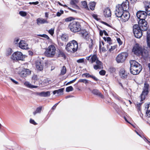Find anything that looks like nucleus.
Here are the masks:
<instances>
[{"instance_id":"nucleus-22","label":"nucleus","mask_w":150,"mask_h":150,"mask_svg":"<svg viewBox=\"0 0 150 150\" xmlns=\"http://www.w3.org/2000/svg\"><path fill=\"white\" fill-rule=\"evenodd\" d=\"M92 92L94 94L102 98H103V96L102 94L97 90L94 89L92 91Z\"/></svg>"},{"instance_id":"nucleus-13","label":"nucleus","mask_w":150,"mask_h":150,"mask_svg":"<svg viewBox=\"0 0 150 150\" xmlns=\"http://www.w3.org/2000/svg\"><path fill=\"white\" fill-rule=\"evenodd\" d=\"M145 11H139L137 12L136 15L138 18L139 19V20H142L144 21L147 16L148 14Z\"/></svg>"},{"instance_id":"nucleus-36","label":"nucleus","mask_w":150,"mask_h":150,"mask_svg":"<svg viewBox=\"0 0 150 150\" xmlns=\"http://www.w3.org/2000/svg\"><path fill=\"white\" fill-rule=\"evenodd\" d=\"M67 69L66 67L64 66L62 67V69L61 70L60 74L61 75H64L66 72Z\"/></svg>"},{"instance_id":"nucleus-39","label":"nucleus","mask_w":150,"mask_h":150,"mask_svg":"<svg viewBox=\"0 0 150 150\" xmlns=\"http://www.w3.org/2000/svg\"><path fill=\"white\" fill-rule=\"evenodd\" d=\"M19 14L22 16L25 17L27 16V13L25 11H21L19 12Z\"/></svg>"},{"instance_id":"nucleus-11","label":"nucleus","mask_w":150,"mask_h":150,"mask_svg":"<svg viewBox=\"0 0 150 150\" xmlns=\"http://www.w3.org/2000/svg\"><path fill=\"white\" fill-rule=\"evenodd\" d=\"M122 15L121 16L117 17L120 18V21L122 23H123L126 22L129 20L130 17V14L127 10L124 11V13H122Z\"/></svg>"},{"instance_id":"nucleus-50","label":"nucleus","mask_w":150,"mask_h":150,"mask_svg":"<svg viewBox=\"0 0 150 150\" xmlns=\"http://www.w3.org/2000/svg\"><path fill=\"white\" fill-rule=\"evenodd\" d=\"M84 62V59H80L77 61V62L78 63H81Z\"/></svg>"},{"instance_id":"nucleus-4","label":"nucleus","mask_w":150,"mask_h":150,"mask_svg":"<svg viewBox=\"0 0 150 150\" xmlns=\"http://www.w3.org/2000/svg\"><path fill=\"white\" fill-rule=\"evenodd\" d=\"M78 49V43L75 40L69 42L66 45L65 49L68 52L74 53L76 52Z\"/></svg>"},{"instance_id":"nucleus-15","label":"nucleus","mask_w":150,"mask_h":150,"mask_svg":"<svg viewBox=\"0 0 150 150\" xmlns=\"http://www.w3.org/2000/svg\"><path fill=\"white\" fill-rule=\"evenodd\" d=\"M144 7L145 12H147L148 15H150V2L147 1H144Z\"/></svg>"},{"instance_id":"nucleus-52","label":"nucleus","mask_w":150,"mask_h":150,"mask_svg":"<svg viewBox=\"0 0 150 150\" xmlns=\"http://www.w3.org/2000/svg\"><path fill=\"white\" fill-rule=\"evenodd\" d=\"M92 17L96 20H98V15L96 14H93L92 15Z\"/></svg>"},{"instance_id":"nucleus-18","label":"nucleus","mask_w":150,"mask_h":150,"mask_svg":"<svg viewBox=\"0 0 150 150\" xmlns=\"http://www.w3.org/2000/svg\"><path fill=\"white\" fill-rule=\"evenodd\" d=\"M104 15L106 17H109L111 16V13L109 8H106L104 11Z\"/></svg>"},{"instance_id":"nucleus-24","label":"nucleus","mask_w":150,"mask_h":150,"mask_svg":"<svg viewBox=\"0 0 150 150\" xmlns=\"http://www.w3.org/2000/svg\"><path fill=\"white\" fill-rule=\"evenodd\" d=\"M126 57H117L116 60L118 63L123 62L126 59Z\"/></svg>"},{"instance_id":"nucleus-26","label":"nucleus","mask_w":150,"mask_h":150,"mask_svg":"<svg viewBox=\"0 0 150 150\" xmlns=\"http://www.w3.org/2000/svg\"><path fill=\"white\" fill-rule=\"evenodd\" d=\"M24 85L27 87L32 88H36L38 86H35L31 84L28 81L25 82L24 83Z\"/></svg>"},{"instance_id":"nucleus-12","label":"nucleus","mask_w":150,"mask_h":150,"mask_svg":"<svg viewBox=\"0 0 150 150\" xmlns=\"http://www.w3.org/2000/svg\"><path fill=\"white\" fill-rule=\"evenodd\" d=\"M138 23L139 27L142 29V31L147 30L148 28V25L146 21L144 20V21L143 20H139Z\"/></svg>"},{"instance_id":"nucleus-3","label":"nucleus","mask_w":150,"mask_h":150,"mask_svg":"<svg viewBox=\"0 0 150 150\" xmlns=\"http://www.w3.org/2000/svg\"><path fill=\"white\" fill-rule=\"evenodd\" d=\"M129 2L126 0L121 4H118L116 6L115 14L116 16L119 17L122 15V13L129 9Z\"/></svg>"},{"instance_id":"nucleus-23","label":"nucleus","mask_w":150,"mask_h":150,"mask_svg":"<svg viewBox=\"0 0 150 150\" xmlns=\"http://www.w3.org/2000/svg\"><path fill=\"white\" fill-rule=\"evenodd\" d=\"M147 46L150 48V30H149L147 32Z\"/></svg>"},{"instance_id":"nucleus-10","label":"nucleus","mask_w":150,"mask_h":150,"mask_svg":"<svg viewBox=\"0 0 150 150\" xmlns=\"http://www.w3.org/2000/svg\"><path fill=\"white\" fill-rule=\"evenodd\" d=\"M135 64L132 65V67L130 68V71L131 73L133 74L137 75L142 70V67L141 65H137L136 67H134ZM137 66V65H136Z\"/></svg>"},{"instance_id":"nucleus-54","label":"nucleus","mask_w":150,"mask_h":150,"mask_svg":"<svg viewBox=\"0 0 150 150\" xmlns=\"http://www.w3.org/2000/svg\"><path fill=\"white\" fill-rule=\"evenodd\" d=\"M117 41L120 45H122V42L120 38H117Z\"/></svg>"},{"instance_id":"nucleus-34","label":"nucleus","mask_w":150,"mask_h":150,"mask_svg":"<svg viewBox=\"0 0 150 150\" xmlns=\"http://www.w3.org/2000/svg\"><path fill=\"white\" fill-rule=\"evenodd\" d=\"M81 3L82 5L83 8L87 10H89V9L87 5V4L86 1H81Z\"/></svg>"},{"instance_id":"nucleus-20","label":"nucleus","mask_w":150,"mask_h":150,"mask_svg":"<svg viewBox=\"0 0 150 150\" xmlns=\"http://www.w3.org/2000/svg\"><path fill=\"white\" fill-rule=\"evenodd\" d=\"M36 66L38 70L41 71L43 69L42 64L40 62L37 61L36 62Z\"/></svg>"},{"instance_id":"nucleus-21","label":"nucleus","mask_w":150,"mask_h":150,"mask_svg":"<svg viewBox=\"0 0 150 150\" xmlns=\"http://www.w3.org/2000/svg\"><path fill=\"white\" fill-rule=\"evenodd\" d=\"M38 95L40 96L44 97L49 96L50 95V92L49 91L47 92L42 91L39 93Z\"/></svg>"},{"instance_id":"nucleus-30","label":"nucleus","mask_w":150,"mask_h":150,"mask_svg":"<svg viewBox=\"0 0 150 150\" xmlns=\"http://www.w3.org/2000/svg\"><path fill=\"white\" fill-rule=\"evenodd\" d=\"M130 67L131 68L132 67V65H134V64H135L134 66V67H137V66L136 65H140L139 63L138 62H136V61L134 60H131L130 61Z\"/></svg>"},{"instance_id":"nucleus-1","label":"nucleus","mask_w":150,"mask_h":150,"mask_svg":"<svg viewBox=\"0 0 150 150\" xmlns=\"http://www.w3.org/2000/svg\"><path fill=\"white\" fill-rule=\"evenodd\" d=\"M69 27L71 31L73 33H76L80 32V33L81 36L87 39L88 38V32L86 30H82L81 23L79 22L73 21L70 23Z\"/></svg>"},{"instance_id":"nucleus-59","label":"nucleus","mask_w":150,"mask_h":150,"mask_svg":"<svg viewBox=\"0 0 150 150\" xmlns=\"http://www.w3.org/2000/svg\"><path fill=\"white\" fill-rule=\"evenodd\" d=\"M67 9L72 12L76 13V11L73 10L69 7H67Z\"/></svg>"},{"instance_id":"nucleus-25","label":"nucleus","mask_w":150,"mask_h":150,"mask_svg":"<svg viewBox=\"0 0 150 150\" xmlns=\"http://www.w3.org/2000/svg\"><path fill=\"white\" fill-rule=\"evenodd\" d=\"M11 59L14 62H16L18 60H23L24 57H11Z\"/></svg>"},{"instance_id":"nucleus-9","label":"nucleus","mask_w":150,"mask_h":150,"mask_svg":"<svg viewBox=\"0 0 150 150\" xmlns=\"http://www.w3.org/2000/svg\"><path fill=\"white\" fill-rule=\"evenodd\" d=\"M149 89V84L147 83H145L144 84V86L143 88V91L140 96L141 101H143L145 99L146 96L148 93Z\"/></svg>"},{"instance_id":"nucleus-38","label":"nucleus","mask_w":150,"mask_h":150,"mask_svg":"<svg viewBox=\"0 0 150 150\" xmlns=\"http://www.w3.org/2000/svg\"><path fill=\"white\" fill-rule=\"evenodd\" d=\"M78 82L83 83L87 84L88 83V81L86 79H80L79 80Z\"/></svg>"},{"instance_id":"nucleus-64","label":"nucleus","mask_w":150,"mask_h":150,"mask_svg":"<svg viewBox=\"0 0 150 150\" xmlns=\"http://www.w3.org/2000/svg\"><path fill=\"white\" fill-rule=\"evenodd\" d=\"M106 40L108 42H110V41L111 42L112 41L111 38L110 37H108L107 38V40Z\"/></svg>"},{"instance_id":"nucleus-60","label":"nucleus","mask_w":150,"mask_h":150,"mask_svg":"<svg viewBox=\"0 0 150 150\" xmlns=\"http://www.w3.org/2000/svg\"><path fill=\"white\" fill-rule=\"evenodd\" d=\"M45 17L46 18H49V13L48 12H45Z\"/></svg>"},{"instance_id":"nucleus-56","label":"nucleus","mask_w":150,"mask_h":150,"mask_svg":"<svg viewBox=\"0 0 150 150\" xmlns=\"http://www.w3.org/2000/svg\"><path fill=\"white\" fill-rule=\"evenodd\" d=\"M91 78L93 79L95 81H97L98 80V79L97 78L93 75H91Z\"/></svg>"},{"instance_id":"nucleus-6","label":"nucleus","mask_w":150,"mask_h":150,"mask_svg":"<svg viewBox=\"0 0 150 150\" xmlns=\"http://www.w3.org/2000/svg\"><path fill=\"white\" fill-rule=\"evenodd\" d=\"M16 69L18 71V74L22 78L26 77L27 76L30 74L31 73V71L28 69L19 67Z\"/></svg>"},{"instance_id":"nucleus-31","label":"nucleus","mask_w":150,"mask_h":150,"mask_svg":"<svg viewBox=\"0 0 150 150\" xmlns=\"http://www.w3.org/2000/svg\"><path fill=\"white\" fill-rule=\"evenodd\" d=\"M61 38L62 40L65 42L67 41L69 39L68 35L65 34H63L61 37Z\"/></svg>"},{"instance_id":"nucleus-44","label":"nucleus","mask_w":150,"mask_h":150,"mask_svg":"<svg viewBox=\"0 0 150 150\" xmlns=\"http://www.w3.org/2000/svg\"><path fill=\"white\" fill-rule=\"evenodd\" d=\"M63 88H61L58 90H57V94L58 95H61L63 92Z\"/></svg>"},{"instance_id":"nucleus-16","label":"nucleus","mask_w":150,"mask_h":150,"mask_svg":"<svg viewBox=\"0 0 150 150\" xmlns=\"http://www.w3.org/2000/svg\"><path fill=\"white\" fill-rule=\"evenodd\" d=\"M19 47L22 49L27 50L29 49L28 45L25 41L24 40H21L19 44Z\"/></svg>"},{"instance_id":"nucleus-14","label":"nucleus","mask_w":150,"mask_h":150,"mask_svg":"<svg viewBox=\"0 0 150 150\" xmlns=\"http://www.w3.org/2000/svg\"><path fill=\"white\" fill-rule=\"evenodd\" d=\"M129 74V73L123 68L121 69L119 71L120 76L122 79H126Z\"/></svg>"},{"instance_id":"nucleus-51","label":"nucleus","mask_w":150,"mask_h":150,"mask_svg":"<svg viewBox=\"0 0 150 150\" xmlns=\"http://www.w3.org/2000/svg\"><path fill=\"white\" fill-rule=\"evenodd\" d=\"M142 104V103H139L137 104V108L139 110H140L141 108L140 107Z\"/></svg>"},{"instance_id":"nucleus-61","label":"nucleus","mask_w":150,"mask_h":150,"mask_svg":"<svg viewBox=\"0 0 150 150\" xmlns=\"http://www.w3.org/2000/svg\"><path fill=\"white\" fill-rule=\"evenodd\" d=\"M59 103H57L56 104H55L53 106V107L52 108V109H53V110H54L55 109V108L58 105V104H59Z\"/></svg>"},{"instance_id":"nucleus-37","label":"nucleus","mask_w":150,"mask_h":150,"mask_svg":"<svg viewBox=\"0 0 150 150\" xmlns=\"http://www.w3.org/2000/svg\"><path fill=\"white\" fill-rule=\"evenodd\" d=\"M42 110V107H39L36 110L35 112H33V114L34 115H35L37 113H39L40 112L41 110Z\"/></svg>"},{"instance_id":"nucleus-7","label":"nucleus","mask_w":150,"mask_h":150,"mask_svg":"<svg viewBox=\"0 0 150 150\" xmlns=\"http://www.w3.org/2000/svg\"><path fill=\"white\" fill-rule=\"evenodd\" d=\"M133 30L134 34L136 38H139L142 36V30L139 27L138 25H134L133 26Z\"/></svg>"},{"instance_id":"nucleus-63","label":"nucleus","mask_w":150,"mask_h":150,"mask_svg":"<svg viewBox=\"0 0 150 150\" xmlns=\"http://www.w3.org/2000/svg\"><path fill=\"white\" fill-rule=\"evenodd\" d=\"M102 23H103L104 24L108 27H110V26L109 24H108V23H106V22H104L103 21H102Z\"/></svg>"},{"instance_id":"nucleus-55","label":"nucleus","mask_w":150,"mask_h":150,"mask_svg":"<svg viewBox=\"0 0 150 150\" xmlns=\"http://www.w3.org/2000/svg\"><path fill=\"white\" fill-rule=\"evenodd\" d=\"M39 2L38 1H36L35 2H30L29 3V4H34V5H37L39 4Z\"/></svg>"},{"instance_id":"nucleus-62","label":"nucleus","mask_w":150,"mask_h":150,"mask_svg":"<svg viewBox=\"0 0 150 150\" xmlns=\"http://www.w3.org/2000/svg\"><path fill=\"white\" fill-rule=\"evenodd\" d=\"M28 53L29 54L30 56H32L33 55V52L31 51H28Z\"/></svg>"},{"instance_id":"nucleus-41","label":"nucleus","mask_w":150,"mask_h":150,"mask_svg":"<svg viewBox=\"0 0 150 150\" xmlns=\"http://www.w3.org/2000/svg\"><path fill=\"white\" fill-rule=\"evenodd\" d=\"M73 90V88L72 86H69L67 87L66 89V91L67 92H68L72 91Z\"/></svg>"},{"instance_id":"nucleus-48","label":"nucleus","mask_w":150,"mask_h":150,"mask_svg":"<svg viewBox=\"0 0 150 150\" xmlns=\"http://www.w3.org/2000/svg\"><path fill=\"white\" fill-rule=\"evenodd\" d=\"M48 33L51 35H53L54 33V29H51L49 30Z\"/></svg>"},{"instance_id":"nucleus-40","label":"nucleus","mask_w":150,"mask_h":150,"mask_svg":"<svg viewBox=\"0 0 150 150\" xmlns=\"http://www.w3.org/2000/svg\"><path fill=\"white\" fill-rule=\"evenodd\" d=\"M128 55L127 52H122L120 54L118 55L117 56H128Z\"/></svg>"},{"instance_id":"nucleus-29","label":"nucleus","mask_w":150,"mask_h":150,"mask_svg":"<svg viewBox=\"0 0 150 150\" xmlns=\"http://www.w3.org/2000/svg\"><path fill=\"white\" fill-rule=\"evenodd\" d=\"M79 2V0H71L70 4L71 5H74L76 7H78V6L77 5V4Z\"/></svg>"},{"instance_id":"nucleus-35","label":"nucleus","mask_w":150,"mask_h":150,"mask_svg":"<svg viewBox=\"0 0 150 150\" xmlns=\"http://www.w3.org/2000/svg\"><path fill=\"white\" fill-rule=\"evenodd\" d=\"M13 52V50L11 48H8L6 50V55L7 56L10 55Z\"/></svg>"},{"instance_id":"nucleus-57","label":"nucleus","mask_w":150,"mask_h":150,"mask_svg":"<svg viewBox=\"0 0 150 150\" xmlns=\"http://www.w3.org/2000/svg\"><path fill=\"white\" fill-rule=\"evenodd\" d=\"M91 44L89 45V48L90 49H91L92 48L93 45V40L91 39Z\"/></svg>"},{"instance_id":"nucleus-27","label":"nucleus","mask_w":150,"mask_h":150,"mask_svg":"<svg viewBox=\"0 0 150 150\" xmlns=\"http://www.w3.org/2000/svg\"><path fill=\"white\" fill-rule=\"evenodd\" d=\"M40 78L36 75H34L32 77V81L33 83H35V82H36V83L37 84V81H38L39 80Z\"/></svg>"},{"instance_id":"nucleus-46","label":"nucleus","mask_w":150,"mask_h":150,"mask_svg":"<svg viewBox=\"0 0 150 150\" xmlns=\"http://www.w3.org/2000/svg\"><path fill=\"white\" fill-rule=\"evenodd\" d=\"M64 13V11L63 10H61L60 11V12H58L56 14V16H57L59 17L61 16V15L63 14Z\"/></svg>"},{"instance_id":"nucleus-8","label":"nucleus","mask_w":150,"mask_h":150,"mask_svg":"<svg viewBox=\"0 0 150 150\" xmlns=\"http://www.w3.org/2000/svg\"><path fill=\"white\" fill-rule=\"evenodd\" d=\"M91 59L92 63L96 62V65H94V68L95 69L97 70L98 69H101L103 68L102 63L98 60L97 57H91Z\"/></svg>"},{"instance_id":"nucleus-2","label":"nucleus","mask_w":150,"mask_h":150,"mask_svg":"<svg viewBox=\"0 0 150 150\" xmlns=\"http://www.w3.org/2000/svg\"><path fill=\"white\" fill-rule=\"evenodd\" d=\"M132 51L135 55L139 56H148L149 54L148 51L138 43H136L133 46Z\"/></svg>"},{"instance_id":"nucleus-17","label":"nucleus","mask_w":150,"mask_h":150,"mask_svg":"<svg viewBox=\"0 0 150 150\" xmlns=\"http://www.w3.org/2000/svg\"><path fill=\"white\" fill-rule=\"evenodd\" d=\"M36 21L37 24L38 25L40 24L48 23H49L47 20V18L44 19L41 18H38L37 19Z\"/></svg>"},{"instance_id":"nucleus-47","label":"nucleus","mask_w":150,"mask_h":150,"mask_svg":"<svg viewBox=\"0 0 150 150\" xmlns=\"http://www.w3.org/2000/svg\"><path fill=\"white\" fill-rule=\"evenodd\" d=\"M105 72H106L104 70H102L100 71L99 73L101 75H104L105 74Z\"/></svg>"},{"instance_id":"nucleus-49","label":"nucleus","mask_w":150,"mask_h":150,"mask_svg":"<svg viewBox=\"0 0 150 150\" xmlns=\"http://www.w3.org/2000/svg\"><path fill=\"white\" fill-rule=\"evenodd\" d=\"M30 123L33 124L34 125H36L37 124V123L34 120L31 119H30Z\"/></svg>"},{"instance_id":"nucleus-43","label":"nucleus","mask_w":150,"mask_h":150,"mask_svg":"<svg viewBox=\"0 0 150 150\" xmlns=\"http://www.w3.org/2000/svg\"><path fill=\"white\" fill-rule=\"evenodd\" d=\"M38 36L46 38L47 40H49L50 39L49 37L46 34L38 35Z\"/></svg>"},{"instance_id":"nucleus-53","label":"nucleus","mask_w":150,"mask_h":150,"mask_svg":"<svg viewBox=\"0 0 150 150\" xmlns=\"http://www.w3.org/2000/svg\"><path fill=\"white\" fill-rule=\"evenodd\" d=\"M116 48V46H111V48L109 49V51L111 52L112 50H114Z\"/></svg>"},{"instance_id":"nucleus-19","label":"nucleus","mask_w":150,"mask_h":150,"mask_svg":"<svg viewBox=\"0 0 150 150\" xmlns=\"http://www.w3.org/2000/svg\"><path fill=\"white\" fill-rule=\"evenodd\" d=\"M145 110L147 115L150 117V103L145 104Z\"/></svg>"},{"instance_id":"nucleus-5","label":"nucleus","mask_w":150,"mask_h":150,"mask_svg":"<svg viewBox=\"0 0 150 150\" xmlns=\"http://www.w3.org/2000/svg\"><path fill=\"white\" fill-rule=\"evenodd\" d=\"M56 53V48L55 46L51 45L46 49L44 53L46 56H54Z\"/></svg>"},{"instance_id":"nucleus-42","label":"nucleus","mask_w":150,"mask_h":150,"mask_svg":"<svg viewBox=\"0 0 150 150\" xmlns=\"http://www.w3.org/2000/svg\"><path fill=\"white\" fill-rule=\"evenodd\" d=\"M74 19V18L71 17H69L65 19V21L66 22L71 21Z\"/></svg>"},{"instance_id":"nucleus-45","label":"nucleus","mask_w":150,"mask_h":150,"mask_svg":"<svg viewBox=\"0 0 150 150\" xmlns=\"http://www.w3.org/2000/svg\"><path fill=\"white\" fill-rule=\"evenodd\" d=\"M115 68L112 67H110L108 69V71L111 73H113L115 72Z\"/></svg>"},{"instance_id":"nucleus-32","label":"nucleus","mask_w":150,"mask_h":150,"mask_svg":"<svg viewBox=\"0 0 150 150\" xmlns=\"http://www.w3.org/2000/svg\"><path fill=\"white\" fill-rule=\"evenodd\" d=\"M96 3L95 2H92L90 3L89 8L92 11L94 10L95 6H96Z\"/></svg>"},{"instance_id":"nucleus-28","label":"nucleus","mask_w":150,"mask_h":150,"mask_svg":"<svg viewBox=\"0 0 150 150\" xmlns=\"http://www.w3.org/2000/svg\"><path fill=\"white\" fill-rule=\"evenodd\" d=\"M58 52V56H66L65 53L63 50L59 49Z\"/></svg>"},{"instance_id":"nucleus-33","label":"nucleus","mask_w":150,"mask_h":150,"mask_svg":"<svg viewBox=\"0 0 150 150\" xmlns=\"http://www.w3.org/2000/svg\"><path fill=\"white\" fill-rule=\"evenodd\" d=\"M12 56H23V55L21 52H16L13 54Z\"/></svg>"},{"instance_id":"nucleus-58","label":"nucleus","mask_w":150,"mask_h":150,"mask_svg":"<svg viewBox=\"0 0 150 150\" xmlns=\"http://www.w3.org/2000/svg\"><path fill=\"white\" fill-rule=\"evenodd\" d=\"M10 79L13 83H14L16 84H18V82L17 81L15 80H14L12 79V78H11Z\"/></svg>"}]
</instances>
